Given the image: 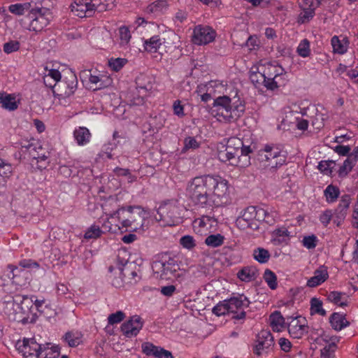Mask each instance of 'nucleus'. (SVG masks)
<instances>
[{
	"label": "nucleus",
	"mask_w": 358,
	"mask_h": 358,
	"mask_svg": "<svg viewBox=\"0 0 358 358\" xmlns=\"http://www.w3.org/2000/svg\"><path fill=\"white\" fill-rule=\"evenodd\" d=\"M29 17L31 20L29 30L38 32L43 30L49 24L52 18V13L48 8H35L30 10Z\"/></svg>",
	"instance_id": "nucleus-7"
},
{
	"label": "nucleus",
	"mask_w": 358,
	"mask_h": 358,
	"mask_svg": "<svg viewBox=\"0 0 358 358\" xmlns=\"http://www.w3.org/2000/svg\"><path fill=\"white\" fill-rule=\"evenodd\" d=\"M183 208L177 201H169L159 207L155 217L164 225L175 226L182 222Z\"/></svg>",
	"instance_id": "nucleus-5"
},
{
	"label": "nucleus",
	"mask_w": 358,
	"mask_h": 358,
	"mask_svg": "<svg viewBox=\"0 0 358 358\" xmlns=\"http://www.w3.org/2000/svg\"><path fill=\"white\" fill-rule=\"evenodd\" d=\"M162 45V40L159 36H153L149 40L144 42V48L150 52H156Z\"/></svg>",
	"instance_id": "nucleus-28"
},
{
	"label": "nucleus",
	"mask_w": 358,
	"mask_h": 358,
	"mask_svg": "<svg viewBox=\"0 0 358 358\" xmlns=\"http://www.w3.org/2000/svg\"><path fill=\"white\" fill-rule=\"evenodd\" d=\"M127 62V60L123 58H111L108 60V65L112 70L118 71L125 65Z\"/></svg>",
	"instance_id": "nucleus-48"
},
{
	"label": "nucleus",
	"mask_w": 358,
	"mask_h": 358,
	"mask_svg": "<svg viewBox=\"0 0 358 358\" xmlns=\"http://www.w3.org/2000/svg\"><path fill=\"white\" fill-rule=\"evenodd\" d=\"M310 42L308 39H303L297 47L296 52L302 57H306L310 55Z\"/></svg>",
	"instance_id": "nucleus-44"
},
{
	"label": "nucleus",
	"mask_w": 358,
	"mask_h": 358,
	"mask_svg": "<svg viewBox=\"0 0 358 358\" xmlns=\"http://www.w3.org/2000/svg\"><path fill=\"white\" fill-rule=\"evenodd\" d=\"M125 317V314L121 310L117 311L115 313L110 314L108 317V322L109 324H115L122 322Z\"/></svg>",
	"instance_id": "nucleus-56"
},
{
	"label": "nucleus",
	"mask_w": 358,
	"mask_h": 358,
	"mask_svg": "<svg viewBox=\"0 0 358 358\" xmlns=\"http://www.w3.org/2000/svg\"><path fill=\"white\" fill-rule=\"evenodd\" d=\"M332 217H334L332 211L331 210H326L320 215V221L324 227H327L329 224Z\"/></svg>",
	"instance_id": "nucleus-62"
},
{
	"label": "nucleus",
	"mask_w": 358,
	"mask_h": 358,
	"mask_svg": "<svg viewBox=\"0 0 358 358\" xmlns=\"http://www.w3.org/2000/svg\"><path fill=\"white\" fill-rule=\"evenodd\" d=\"M47 352H50V348L39 344L35 356L37 358H47Z\"/></svg>",
	"instance_id": "nucleus-64"
},
{
	"label": "nucleus",
	"mask_w": 358,
	"mask_h": 358,
	"mask_svg": "<svg viewBox=\"0 0 358 358\" xmlns=\"http://www.w3.org/2000/svg\"><path fill=\"white\" fill-rule=\"evenodd\" d=\"M313 110H315L316 113L315 115L311 117L312 125L316 129H320L324 125V120H326L325 115L322 113H319L317 108L315 107H313Z\"/></svg>",
	"instance_id": "nucleus-36"
},
{
	"label": "nucleus",
	"mask_w": 358,
	"mask_h": 358,
	"mask_svg": "<svg viewBox=\"0 0 358 358\" xmlns=\"http://www.w3.org/2000/svg\"><path fill=\"white\" fill-rule=\"evenodd\" d=\"M141 348L143 353L147 356H153L155 358H173L170 351L150 342L143 343Z\"/></svg>",
	"instance_id": "nucleus-16"
},
{
	"label": "nucleus",
	"mask_w": 358,
	"mask_h": 358,
	"mask_svg": "<svg viewBox=\"0 0 358 358\" xmlns=\"http://www.w3.org/2000/svg\"><path fill=\"white\" fill-rule=\"evenodd\" d=\"M227 308L229 313H236L238 310L248 308L250 303L248 299L243 294L231 297L227 299Z\"/></svg>",
	"instance_id": "nucleus-17"
},
{
	"label": "nucleus",
	"mask_w": 358,
	"mask_h": 358,
	"mask_svg": "<svg viewBox=\"0 0 358 358\" xmlns=\"http://www.w3.org/2000/svg\"><path fill=\"white\" fill-rule=\"evenodd\" d=\"M318 240L315 235L312 234L310 236H304L302 240V243L304 247L307 249H314L317 246Z\"/></svg>",
	"instance_id": "nucleus-51"
},
{
	"label": "nucleus",
	"mask_w": 358,
	"mask_h": 358,
	"mask_svg": "<svg viewBox=\"0 0 358 358\" xmlns=\"http://www.w3.org/2000/svg\"><path fill=\"white\" fill-rule=\"evenodd\" d=\"M0 103L2 104V106L8 109L9 110H14L17 108V105L15 101V98L12 96L11 95H0Z\"/></svg>",
	"instance_id": "nucleus-34"
},
{
	"label": "nucleus",
	"mask_w": 358,
	"mask_h": 358,
	"mask_svg": "<svg viewBox=\"0 0 358 358\" xmlns=\"http://www.w3.org/2000/svg\"><path fill=\"white\" fill-rule=\"evenodd\" d=\"M224 239V236L220 234H212L206 238L205 243L208 246L217 248L223 244Z\"/></svg>",
	"instance_id": "nucleus-35"
},
{
	"label": "nucleus",
	"mask_w": 358,
	"mask_h": 358,
	"mask_svg": "<svg viewBox=\"0 0 358 358\" xmlns=\"http://www.w3.org/2000/svg\"><path fill=\"white\" fill-rule=\"evenodd\" d=\"M184 149L188 150V149H196L199 147L200 143L196 141L195 138L188 136L185 138L184 141Z\"/></svg>",
	"instance_id": "nucleus-60"
},
{
	"label": "nucleus",
	"mask_w": 358,
	"mask_h": 358,
	"mask_svg": "<svg viewBox=\"0 0 358 358\" xmlns=\"http://www.w3.org/2000/svg\"><path fill=\"white\" fill-rule=\"evenodd\" d=\"M119 274L123 275L124 277H128L131 280L129 282L131 284L136 283L141 278L136 271L130 269L129 266H126L122 270L120 271Z\"/></svg>",
	"instance_id": "nucleus-41"
},
{
	"label": "nucleus",
	"mask_w": 358,
	"mask_h": 358,
	"mask_svg": "<svg viewBox=\"0 0 358 358\" xmlns=\"http://www.w3.org/2000/svg\"><path fill=\"white\" fill-rule=\"evenodd\" d=\"M274 66L268 68L267 71L262 72L251 71L250 79L251 82L258 87L263 85L267 90H273L276 88L281 87L283 83H280L278 79L280 78V76L275 75L272 77L273 73L271 72V69H274Z\"/></svg>",
	"instance_id": "nucleus-6"
},
{
	"label": "nucleus",
	"mask_w": 358,
	"mask_h": 358,
	"mask_svg": "<svg viewBox=\"0 0 358 358\" xmlns=\"http://www.w3.org/2000/svg\"><path fill=\"white\" fill-rule=\"evenodd\" d=\"M145 215V211L141 206H128L118 208L110 217H117L122 227L136 231L143 228Z\"/></svg>",
	"instance_id": "nucleus-3"
},
{
	"label": "nucleus",
	"mask_w": 358,
	"mask_h": 358,
	"mask_svg": "<svg viewBox=\"0 0 358 358\" xmlns=\"http://www.w3.org/2000/svg\"><path fill=\"white\" fill-rule=\"evenodd\" d=\"M351 202V197L349 194H344L341 196L340 203L335 209L333 216L334 222L339 227L345 220Z\"/></svg>",
	"instance_id": "nucleus-15"
},
{
	"label": "nucleus",
	"mask_w": 358,
	"mask_h": 358,
	"mask_svg": "<svg viewBox=\"0 0 358 358\" xmlns=\"http://www.w3.org/2000/svg\"><path fill=\"white\" fill-rule=\"evenodd\" d=\"M34 149H40L42 150V146L40 145V143L34 140L31 139L29 141H25L24 143H21V152L23 154L28 153L29 156L31 154L33 151H34Z\"/></svg>",
	"instance_id": "nucleus-30"
},
{
	"label": "nucleus",
	"mask_w": 358,
	"mask_h": 358,
	"mask_svg": "<svg viewBox=\"0 0 358 358\" xmlns=\"http://www.w3.org/2000/svg\"><path fill=\"white\" fill-rule=\"evenodd\" d=\"M119 34L121 44L127 45L131 38V33L129 28L125 26L121 27L119 29Z\"/></svg>",
	"instance_id": "nucleus-55"
},
{
	"label": "nucleus",
	"mask_w": 358,
	"mask_h": 358,
	"mask_svg": "<svg viewBox=\"0 0 358 358\" xmlns=\"http://www.w3.org/2000/svg\"><path fill=\"white\" fill-rule=\"evenodd\" d=\"M180 263L176 259L169 257L168 259L155 261L152 268L157 278L163 280L182 279L185 272L180 269Z\"/></svg>",
	"instance_id": "nucleus-4"
},
{
	"label": "nucleus",
	"mask_w": 358,
	"mask_h": 358,
	"mask_svg": "<svg viewBox=\"0 0 358 358\" xmlns=\"http://www.w3.org/2000/svg\"><path fill=\"white\" fill-rule=\"evenodd\" d=\"M20 48V43L17 41H10L6 43L3 45V51L6 53H11L18 50Z\"/></svg>",
	"instance_id": "nucleus-59"
},
{
	"label": "nucleus",
	"mask_w": 358,
	"mask_h": 358,
	"mask_svg": "<svg viewBox=\"0 0 358 358\" xmlns=\"http://www.w3.org/2000/svg\"><path fill=\"white\" fill-rule=\"evenodd\" d=\"M257 344L254 347L253 352L260 356L262 351L269 349L274 345V340L270 331L262 330L257 334Z\"/></svg>",
	"instance_id": "nucleus-13"
},
{
	"label": "nucleus",
	"mask_w": 358,
	"mask_h": 358,
	"mask_svg": "<svg viewBox=\"0 0 358 358\" xmlns=\"http://www.w3.org/2000/svg\"><path fill=\"white\" fill-rule=\"evenodd\" d=\"M143 327V322L138 315L132 316L121 326V331L128 338L136 336Z\"/></svg>",
	"instance_id": "nucleus-14"
},
{
	"label": "nucleus",
	"mask_w": 358,
	"mask_h": 358,
	"mask_svg": "<svg viewBox=\"0 0 358 358\" xmlns=\"http://www.w3.org/2000/svg\"><path fill=\"white\" fill-rule=\"evenodd\" d=\"M11 173V166L8 164H5L2 161L0 162V183L3 178L8 177V174Z\"/></svg>",
	"instance_id": "nucleus-61"
},
{
	"label": "nucleus",
	"mask_w": 358,
	"mask_h": 358,
	"mask_svg": "<svg viewBox=\"0 0 358 358\" xmlns=\"http://www.w3.org/2000/svg\"><path fill=\"white\" fill-rule=\"evenodd\" d=\"M286 162V157L285 155L282 154L279 156H277L273 159H271L270 161L264 163V166L266 168H269L270 169H277L278 166L283 165Z\"/></svg>",
	"instance_id": "nucleus-40"
},
{
	"label": "nucleus",
	"mask_w": 358,
	"mask_h": 358,
	"mask_svg": "<svg viewBox=\"0 0 358 358\" xmlns=\"http://www.w3.org/2000/svg\"><path fill=\"white\" fill-rule=\"evenodd\" d=\"M94 10V5L92 3H88L85 5H76L73 6L71 10L77 13L76 15L80 17H85L87 12H92Z\"/></svg>",
	"instance_id": "nucleus-39"
},
{
	"label": "nucleus",
	"mask_w": 358,
	"mask_h": 358,
	"mask_svg": "<svg viewBox=\"0 0 358 358\" xmlns=\"http://www.w3.org/2000/svg\"><path fill=\"white\" fill-rule=\"evenodd\" d=\"M269 320L270 324L274 331H279L280 327H282L285 323V318L280 312L277 310L270 315Z\"/></svg>",
	"instance_id": "nucleus-29"
},
{
	"label": "nucleus",
	"mask_w": 358,
	"mask_h": 358,
	"mask_svg": "<svg viewBox=\"0 0 358 358\" xmlns=\"http://www.w3.org/2000/svg\"><path fill=\"white\" fill-rule=\"evenodd\" d=\"M78 85V80L74 74H71L69 78L60 80L55 83L52 88L55 96L59 99H65L74 94Z\"/></svg>",
	"instance_id": "nucleus-8"
},
{
	"label": "nucleus",
	"mask_w": 358,
	"mask_h": 358,
	"mask_svg": "<svg viewBox=\"0 0 358 358\" xmlns=\"http://www.w3.org/2000/svg\"><path fill=\"white\" fill-rule=\"evenodd\" d=\"M34 298L27 296L15 295L13 297V301L21 310V313L25 316L21 319L22 324L33 323L35 322V315L31 313V309L34 306Z\"/></svg>",
	"instance_id": "nucleus-9"
},
{
	"label": "nucleus",
	"mask_w": 358,
	"mask_h": 358,
	"mask_svg": "<svg viewBox=\"0 0 358 358\" xmlns=\"http://www.w3.org/2000/svg\"><path fill=\"white\" fill-rule=\"evenodd\" d=\"M89 81L91 84H94L96 86V87L94 89V90H96L99 89H102L106 87V85L104 83L103 80H102L103 76L100 77L99 76L92 75L90 71H89Z\"/></svg>",
	"instance_id": "nucleus-52"
},
{
	"label": "nucleus",
	"mask_w": 358,
	"mask_h": 358,
	"mask_svg": "<svg viewBox=\"0 0 358 358\" xmlns=\"http://www.w3.org/2000/svg\"><path fill=\"white\" fill-rule=\"evenodd\" d=\"M308 327L307 325L295 326L292 324L288 325V331L290 336L294 338H301L308 333Z\"/></svg>",
	"instance_id": "nucleus-31"
},
{
	"label": "nucleus",
	"mask_w": 358,
	"mask_h": 358,
	"mask_svg": "<svg viewBox=\"0 0 358 358\" xmlns=\"http://www.w3.org/2000/svg\"><path fill=\"white\" fill-rule=\"evenodd\" d=\"M264 279L271 289H275L277 284L276 275L270 269H266L264 274Z\"/></svg>",
	"instance_id": "nucleus-38"
},
{
	"label": "nucleus",
	"mask_w": 358,
	"mask_h": 358,
	"mask_svg": "<svg viewBox=\"0 0 358 358\" xmlns=\"http://www.w3.org/2000/svg\"><path fill=\"white\" fill-rule=\"evenodd\" d=\"M345 295V293H343V292H336V291H333V292H331L328 296H327V299L341 306V307H344V306H347V301H342V299H343V296Z\"/></svg>",
	"instance_id": "nucleus-37"
},
{
	"label": "nucleus",
	"mask_w": 358,
	"mask_h": 358,
	"mask_svg": "<svg viewBox=\"0 0 358 358\" xmlns=\"http://www.w3.org/2000/svg\"><path fill=\"white\" fill-rule=\"evenodd\" d=\"M213 105L216 108V115L227 122L236 121L245 110L244 101L241 99L237 92L232 96H218L214 99Z\"/></svg>",
	"instance_id": "nucleus-2"
},
{
	"label": "nucleus",
	"mask_w": 358,
	"mask_h": 358,
	"mask_svg": "<svg viewBox=\"0 0 358 358\" xmlns=\"http://www.w3.org/2000/svg\"><path fill=\"white\" fill-rule=\"evenodd\" d=\"M64 339L70 347H76L81 342L80 337L71 331L65 334Z\"/></svg>",
	"instance_id": "nucleus-47"
},
{
	"label": "nucleus",
	"mask_w": 358,
	"mask_h": 358,
	"mask_svg": "<svg viewBox=\"0 0 358 358\" xmlns=\"http://www.w3.org/2000/svg\"><path fill=\"white\" fill-rule=\"evenodd\" d=\"M73 136L78 144L83 145L90 141L91 134L87 128L80 127L74 131Z\"/></svg>",
	"instance_id": "nucleus-24"
},
{
	"label": "nucleus",
	"mask_w": 358,
	"mask_h": 358,
	"mask_svg": "<svg viewBox=\"0 0 358 358\" xmlns=\"http://www.w3.org/2000/svg\"><path fill=\"white\" fill-rule=\"evenodd\" d=\"M329 322L331 327L336 331H341L350 325V322L346 320L345 315L338 313L331 314L329 317Z\"/></svg>",
	"instance_id": "nucleus-23"
},
{
	"label": "nucleus",
	"mask_w": 358,
	"mask_h": 358,
	"mask_svg": "<svg viewBox=\"0 0 358 358\" xmlns=\"http://www.w3.org/2000/svg\"><path fill=\"white\" fill-rule=\"evenodd\" d=\"M273 241L275 243L280 244L289 240V232L285 227L275 229L272 234Z\"/></svg>",
	"instance_id": "nucleus-27"
},
{
	"label": "nucleus",
	"mask_w": 358,
	"mask_h": 358,
	"mask_svg": "<svg viewBox=\"0 0 358 358\" xmlns=\"http://www.w3.org/2000/svg\"><path fill=\"white\" fill-rule=\"evenodd\" d=\"M280 155H282V152L278 148L266 145L264 150H259L258 159L260 162L264 164Z\"/></svg>",
	"instance_id": "nucleus-21"
},
{
	"label": "nucleus",
	"mask_w": 358,
	"mask_h": 358,
	"mask_svg": "<svg viewBox=\"0 0 358 358\" xmlns=\"http://www.w3.org/2000/svg\"><path fill=\"white\" fill-rule=\"evenodd\" d=\"M103 231L99 226L92 225L85 232L84 237L86 239L96 238L101 236Z\"/></svg>",
	"instance_id": "nucleus-45"
},
{
	"label": "nucleus",
	"mask_w": 358,
	"mask_h": 358,
	"mask_svg": "<svg viewBox=\"0 0 358 358\" xmlns=\"http://www.w3.org/2000/svg\"><path fill=\"white\" fill-rule=\"evenodd\" d=\"M329 278L327 268L325 266H321L314 272V275L308 279L307 286L309 287H315L326 281Z\"/></svg>",
	"instance_id": "nucleus-19"
},
{
	"label": "nucleus",
	"mask_w": 358,
	"mask_h": 358,
	"mask_svg": "<svg viewBox=\"0 0 358 358\" xmlns=\"http://www.w3.org/2000/svg\"><path fill=\"white\" fill-rule=\"evenodd\" d=\"M61 80V73L56 69H51L49 73L43 77V83L45 86L52 88L55 83Z\"/></svg>",
	"instance_id": "nucleus-26"
},
{
	"label": "nucleus",
	"mask_w": 358,
	"mask_h": 358,
	"mask_svg": "<svg viewBox=\"0 0 358 358\" xmlns=\"http://www.w3.org/2000/svg\"><path fill=\"white\" fill-rule=\"evenodd\" d=\"M227 144L230 148L236 150L238 154L240 155L238 158L243 156L250 157V154L252 152L250 146H245L241 139L237 137H231L228 139Z\"/></svg>",
	"instance_id": "nucleus-20"
},
{
	"label": "nucleus",
	"mask_w": 358,
	"mask_h": 358,
	"mask_svg": "<svg viewBox=\"0 0 358 358\" xmlns=\"http://www.w3.org/2000/svg\"><path fill=\"white\" fill-rule=\"evenodd\" d=\"M114 173L117 176H128L129 182L136 180V178L131 175L129 169L117 167L114 169Z\"/></svg>",
	"instance_id": "nucleus-57"
},
{
	"label": "nucleus",
	"mask_w": 358,
	"mask_h": 358,
	"mask_svg": "<svg viewBox=\"0 0 358 358\" xmlns=\"http://www.w3.org/2000/svg\"><path fill=\"white\" fill-rule=\"evenodd\" d=\"M42 151L43 149L41 150L40 149H34V151L31 152L29 157L36 159L38 163L45 162L49 157V153L48 152V155H46V152H43Z\"/></svg>",
	"instance_id": "nucleus-54"
},
{
	"label": "nucleus",
	"mask_w": 358,
	"mask_h": 358,
	"mask_svg": "<svg viewBox=\"0 0 358 358\" xmlns=\"http://www.w3.org/2000/svg\"><path fill=\"white\" fill-rule=\"evenodd\" d=\"M217 158L222 162L242 168L247 167L250 164V157H236L233 155V153L227 150V148H225L224 144H221L217 148Z\"/></svg>",
	"instance_id": "nucleus-10"
},
{
	"label": "nucleus",
	"mask_w": 358,
	"mask_h": 358,
	"mask_svg": "<svg viewBox=\"0 0 358 358\" xmlns=\"http://www.w3.org/2000/svg\"><path fill=\"white\" fill-rule=\"evenodd\" d=\"M259 275L258 269L255 266H250L243 267L237 273L238 278L244 282L255 280Z\"/></svg>",
	"instance_id": "nucleus-22"
},
{
	"label": "nucleus",
	"mask_w": 358,
	"mask_h": 358,
	"mask_svg": "<svg viewBox=\"0 0 358 358\" xmlns=\"http://www.w3.org/2000/svg\"><path fill=\"white\" fill-rule=\"evenodd\" d=\"M227 306V300L220 301L213 308V313L217 316L224 315L227 313H229Z\"/></svg>",
	"instance_id": "nucleus-49"
},
{
	"label": "nucleus",
	"mask_w": 358,
	"mask_h": 358,
	"mask_svg": "<svg viewBox=\"0 0 358 358\" xmlns=\"http://www.w3.org/2000/svg\"><path fill=\"white\" fill-rule=\"evenodd\" d=\"M339 188L332 184L329 185L324 190V196L326 198L327 202L329 203L335 202L339 197Z\"/></svg>",
	"instance_id": "nucleus-25"
},
{
	"label": "nucleus",
	"mask_w": 358,
	"mask_h": 358,
	"mask_svg": "<svg viewBox=\"0 0 358 358\" xmlns=\"http://www.w3.org/2000/svg\"><path fill=\"white\" fill-rule=\"evenodd\" d=\"M19 265L22 268H39V264L38 262L32 260V259H22L20 262Z\"/></svg>",
	"instance_id": "nucleus-63"
},
{
	"label": "nucleus",
	"mask_w": 358,
	"mask_h": 358,
	"mask_svg": "<svg viewBox=\"0 0 358 358\" xmlns=\"http://www.w3.org/2000/svg\"><path fill=\"white\" fill-rule=\"evenodd\" d=\"M8 268L10 269L9 273L8 274V277L13 280V283L22 286L24 285L23 280H22L20 278V275L17 274V272H20L22 274H25L24 270L19 271L18 268L16 266H13L12 265H8Z\"/></svg>",
	"instance_id": "nucleus-32"
},
{
	"label": "nucleus",
	"mask_w": 358,
	"mask_h": 358,
	"mask_svg": "<svg viewBox=\"0 0 358 358\" xmlns=\"http://www.w3.org/2000/svg\"><path fill=\"white\" fill-rule=\"evenodd\" d=\"M310 310L312 311V314L313 313L320 314V315L324 316L327 313L324 309L322 308V302L320 299L317 298H313L310 300Z\"/></svg>",
	"instance_id": "nucleus-42"
},
{
	"label": "nucleus",
	"mask_w": 358,
	"mask_h": 358,
	"mask_svg": "<svg viewBox=\"0 0 358 358\" xmlns=\"http://www.w3.org/2000/svg\"><path fill=\"white\" fill-rule=\"evenodd\" d=\"M303 12L299 15L300 21L301 23L309 21L315 15V8H306L301 6Z\"/></svg>",
	"instance_id": "nucleus-46"
},
{
	"label": "nucleus",
	"mask_w": 358,
	"mask_h": 358,
	"mask_svg": "<svg viewBox=\"0 0 358 358\" xmlns=\"http://www.w3.org/2000/svg\"><path fill=\"white\" fill-rule=\"evenodd\" d=\"M254 259L261 264H265L268 262L270 259V253L268 250L258 248L253 251Z\"/></svg>",
	"instance_id": "nucleus-33"
},
{
	"label": "nucleus",
	"mask_w": 358,
	"mask_h": 358,
	"mask_svg": "<svg viewBox=\"0 0 358 358\" xmlns=\"http://www.w3.org/2000/svg\"><path fill=\"white\" fill-rule=\"evenodd\" d=\"M25 342L27 343V350L29 352H26L25 357L35 355L38 348H39V344L34 338H27Z\"/></svg>",
	"instance_id": "nucleus-50"
},
{
	"label": "nucleus",
	"mask_w": 358,
	"mask_h": 358,
	"mask_svg": "<svg viewBox=\"0 0 358 358\" xmlns=\"http://www.w3.org/2000/svg\"><path fill=\"white\" fill-rule=\"evenodd\" d=\"M215 37V32L208 26H197L193 31L192 42L196 45H206L212 42Z\"/></svg>",
	"instance_id": "nucleus-12"
},
{
	"label": "nucleus",
	"mask_w": 358,
	"mask_h": 358,
	"mask_svg": "<svg viewBox=\"0 0 358 358\" xmlns=\"http://www.w3.org/2000/svg\"><path fill=\"white\" fill-rule=\"evenodd\" d=\"M30 7L29 3H16V4H11L8 10L10 13L17 15H22L24 13L25 10H28Z\"/></svg>",
	"instance_id": "nucleus-43"
},
{
	"label": "nucleus",
	"mask_w": 358,
	"mask_h": 358,
	"mask_svg": "<svg viewBox=\"0 0 358 358\" xmlns=\"http://www.w3.org/2000/svg\"><path fill=\"white\" fill-rule=\"evenodd\" d=\"M146 77L144 76H141L138 77L136 80V88L140 90H143L145 91H149L152 89V85L150 82L147 84L144 83Z\"/></svg>",
	"instance_id": "nucleus-58"
},
{
	"label": "nucleus",
	"mask_w": 358,
	"mask_h": 358,
	"mask_svg": "<svg viewBox=\"0 0 358 358\" xmlns=\"http://www.w3.org/2000/svg\"><path fill=\"white\" fill-rule=\"evenodd\" d=\"M187 195L196 209H211L228 202L227 181L218 176L204 175L194 178L187 185Z\"/></svg>",
	"instance_id": "nucleus-1"
},
{
	"label": "nucleus",
	"mask_w": 358,
	"mask_h": 358,
	"mask_svg": "<svg viewBox=\"0 0 358 358\" xmlns=\"http://www.w3.org/2000/svg\"><path fill=\"white\" fill-rule=\"evenodd\" d=\"M180 243L183 248L188 250H191L196 246L193 236L189 235H185L181 237L180 239Z\"/></svg>",
	"instance_id": "nucleus-53"
},
{
	"label": "nucleus",
	"mask_w": 358,
	"mask_h": 358,
	"mask_svg": "<svg viewBox=\"0 0 358 358\" xmlns=\"http://www.w3.org/2000/svg\"><path fill=\"white\" fill-rule=\"evenodd\" d=\"M255 206H248L244 209L241 215L236 220V225L242 230L251 229H259V224L255 221Z\"/></svg>",
	"instance_id": "nucleus-11"
},
{
	"label": "nucleus",
	"mask_w": 358,
	"mask_h": 358,
	"mask_svg": "<svg viewBox=\"0 0 358 358\" xmlns=\"http://www.w3.org/2000/svg\"><path fill=\"white\" fill-rule=\"evenodd\" d=\"M331 44L334 53L343 55L348 51L350 41L346 36H334L331 39Z\"/></svg>",
	"instance_id": "nucleus-18"
}]
</instances>
